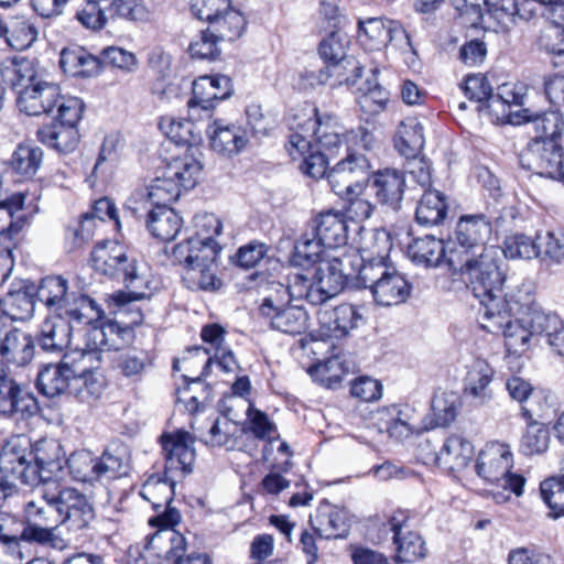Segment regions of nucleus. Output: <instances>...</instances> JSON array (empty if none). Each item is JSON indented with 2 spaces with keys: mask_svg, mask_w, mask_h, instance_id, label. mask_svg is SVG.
Segmentation results:
<instances>
[{
  "mask_svg": "<svg viewBox=\"0 0 564 564\" xmlns=\"http://www.w3.org/2000/svg\"><path fill=\"white\" fill-rule=\"evenodd\" d=\"M366 262L358 250H349L338 256H328L318 263L312 278L296 273L293 275L291 293L305 297L312 305H322L336 296L350 282L364 286Z\"/></svg>",
  "mask_w": 564,
  "mask_h": 564,
  "instance_id": "obj_1",
  "label": "nucleus"
},
{
  "mask_svg": "<svg viewBox=\"0 0 564 564\" xmlns=\"http://www.w3.org/2000/svg\"><path fill=\"white\" fill-rule=\"evenodd\" d=\"M452 253L447 258L448 267L458 272L460 279L470 288L474 296L484 307L482 314L502 307L500 293L506 281V274L500 265L497 248L484 249V253L457 258Z\"/></svg>",
  "mask_w": 564,
  "mask_h": 564,
  "instance_id": "obj_2",
  "label": "nucleus"
},
{
  "mask_svg": "<svg viewBox=\"0 0 564 564\" xmlns=\"http://www.w3.org/2000/svg\"><path fill=\"white\" fill-rule=\"evenodd\" d=\"M90 263L97 273L126 285L128 291L113 294L115 303L126 304L131 299L151 296V281L145 267L130 258L122 245L115 241L98 243L91 251Z\"/></svg>",
  "mask_w": 564,
  "mask_h": 564,
  "instance_id": "obj_3",
  "label": "nucleus"
},
{
  "mask_svg": "<svg viewBox=\"0 0 564 564\" xmlns=\"http://www.w3.org/2000/svg\"><path fill=\"white\" fill-rule=\"evenodd\" d=\"M289 123L292 129L312 132L314 147L332 158H336L345 142L348 141L337 117L319 112L312 104L292 109L289 115Z\"/></svg>",
  "mask_w": 564,
  "mask_h": 564,
  "instance_id": "obj_4",
  "label": "nucleus"
},
{
  "mask_svg": "<svg viewBox=\"0 0 564 564\" xmlns=\"http://www.w3.org/2000/svg\"><path fill=\"white\" fill-rule=\"evenodd\" d=\"M35 296L52 314H67L77 323L94 321L100 315L97 303L88 295L69 293L68 281L61 275L43 278Z\"/></svg>",
  "mask_w": 564,
  "mask_h": 564,
  "instance_id": "obj_5",
  "label": "nucleus"
},
{
  "mask_svg": "<svg viewBox=\"0 0 564 564\" xmlns=\"http://www.w3.org/2000/svg\"><path fill=\"white\" fill-rule=\"evenodd\" d=\"M292 284L293 276L289 279L286 286L278 284L276 293L263 299L259 314L272 329L288 335H300L308 326V315L303 307L289 303L290 300H305L291 293Z\"/></svg>",
  "mask_w": 564,
  "mask_h": 564,
  "instance_id": "obj_6",
  "label": "nucleus"
},
{
  "mask_svg": "<svg viewBox=\"0 0 564 564\" xmlns=\"http://www.w3.org/2000/svg\"><path fill=\"white\" fill-rule=\"evenodd\" d=\"M512 466L513 454L510 446L492 442L478 454L475 470L486 482L520 497L523 494L525 478L520 474L511 473Z\"/></svg>",
  "mask_w": 564,
  "mask_h": 564,
  "instance_id": "obj_7",
  "label": "nucleus"
},
{
  "mask_svg": "<svg viewBox=\"0 0 564 564\" xmlns=\"http://www.w3.org/2000/svg\"><path fill=\"white\" fill-rule=\"evenodd\" d=\"M43 498L55 507L56 524L69 532H80L88 528L95 512L87 496L72 487H61L52 482V491L43 492Z\"/></svg>",
  "mask_w": 564,
  "mask_h": 564,
  "instance_id": "obj_8",
  "label": "nucleus"
},
{
  "mask_svg": "<svg viewBox=\"0 0 564 564\" xmlns=\"http://www.w3.org/2000/svg\"><path fill=\"white\" fill-rule=\"evenodd\" d=\"M364 288L370 291L376 304L387 307L406 302L412 291V284L393 263L366 267Z\"/></svg>",
  "mask_w": 564,
  "mask_h": 564,
  "instance_id": "obj_9",
  "label": "nucleus"
},
{
  "mask_svg": "<svg viewBox=\"0 0 564 564\" xmlns=\"http://www.w3.org/2000/svg\"><path fill=\"white\" fill-rule=\"evenodd\" d=\"M25 195L14 193L0 199V285L9 278L13 269L12 250L17 247L14 238L25 225Z\"/></svg>",
  "mask_w": 564,
  "mask_h": 564,
  "instance_id": "obj_10",
  "label": "nucleus"
},
{
  "mask_svg": "<svg viewBox=\"0 0 564 564\" xmlns=\"http://www.w3.org/2000/svg\"><path fill=\"white\" fill-rule=\"evenodd\" d=\"M491 234V219L485 214L462 216L451 241L453 247L448 245V256L455 252L457 258H465L484 253V249L496 248L488 245Z\"/></svg>",
  "mask_w": 564,
  "mask_h": 564,
  "instance_id": "obj_11",
  "label": "nucleus"
},
{
  "mask_svg": "<svg viewBox=\"0 0 564 564\" xmlns=\"http://www.w3.org/2000/svg\"><path fill=\"white\" fill-rule=\"evenodd\" d=\"M519 163L533 174L564 183L563 148L558 142L532 140L521 151Z\"/></svg>",
  "mask_w": 564,
  "mask_h": 564,
  "instance_id": "obj_12",
  "label": "nucleus"
},
{
  "mask_svg": "<svg viewBox=\"0 0 564 564\" xmlns=\"http://www.w3.org/2000/svg\"><path fill=\"white\" fill-rule=\"evenodd\" d=\"M371 164L369 159L359 152H348L346 158L337 162L327 173L332 191L344 196L358 195L369 178Z\"/></svg>",
  "mask_w": 564,
  "mask_h": 564,
  "instance_id": "obj_13",
  "label": "nucleus"
},
{
  "mask_svg": "<svg viewBox=\"0 0 564 564\" xmlns=\"http://www.w3.org/2000/svg\"><path fill=\"white\" fill-rule=\"evenodd\" d=\"M482 327L489 333H502L505 345L509 352L506 360L509 365L519 361V354L527 350L529 340L532 336L531 328L525 324L523 317L521 319L512 318L509 314H505L501 307L492 311V314H481Z\"/></svg>",
  "mask_w": 564,
  "mask_h": 564,
  "instance_id": "obj_14",
  "label": "nucleus"
},
{
  "mask_svg": "<svg viewBox=\"0 0 564 564\" xmlns=\"http://www.w3.org/2000/svg\"><path fill=\"white\" fill-rule=\"evenodd\" d=\"M32 468L30 440L19 435L7 440L0 451V473L13 482L20 480L24 485L34 486L37 476Z\"/></svg>",
  "mask_w": 564,
  "mask_h": 564,
  "instance_id": "obj_15",
  "label": "nucleus"
},
{
  "mask_svg": "<svg viewBox=\"0 0 564 564\" xmlns=\"http://www.w3.org/2000/svg\"><path fill=\"white\" fill-rule=\"evenodd\" d=\"M40 411L36 397L26 386L8 375H0V416L15 422L29 421Z\"/></svg>",
  "mask_w": 564,
  "mask_h": 564,
  "instance_id": "obj_16",
  "label": "nucleus"
},
{
  "mask_svg": "<svg viewBox=\"0 0 564 564\" xmlns=\"http://www.w3.org/2000/svg\"><path fill=\"white\" fill-rule=\"evenodd\" d=\"M91 322L77 323L67 314H51L42 322L36 343L46 352L61 354L69 347L73 334L84 330V326Z\"/></svg>",
  "mask_w": 564,
  "mask_h": 564,
  "instance_id": "obj_17",
  "label": "nucleus"
},
{
  "mask_svg": "<svg viewBox=\"0 0 564 564\" xmlns=\"http://www.w3.org/2000/svg\"><path fill=\"white\" fill-rule=\"evenodd\" d=\"M186 540L176 530H158L150 536V545L145 556L158 554L160 558L172 561V564H212L210 558L204 553H192L184 556Z\"/></svg>",
  "mask_w": 564,
  "mask_h": 564,
  "instance_id": "obj_18",
  "label": "nucleus"
},
{
  "mask_svg": "<svg viewBox=\"0 0 564 564\" xmlns=\"http://www.w3.org/2000/svg\"><path fill=\"white\" fill-rule=\"evenodd\" d=\"M390 530L393 533L395 545V561L398 563H412L424 558L426 549L424 541L411 529V514L408 510H398L389 519Z\"/></svg>",
  "mask_w": 564,
  "mask_h": 564,
  "instance_id": "obj_19",
  "label": "nucleus"
},
{
  "mask_svg": "<svg viewBox=\"0 0 564 564\" xmlns=\"http://www.w3.org/2000/svg\"><path fill=\"white\" fill-rule=\"evenodd\" d=\"M100 314H102L101 310ZM100 317L101 315L84 326V337L88 347L100 350H119L133 338L134 332L123 321H99Z\"/></svg>",
  "mask_w": 564,
  "mask_h": 564,
  "instance_id": "obj_20",
  "label": "nucleus"
},
{
  "mask_svg": "<svg viewBox=\"0 0 564 564\" xmlns=\"http://www.w3.org/2000/svg\"><path fill=\"white\" fill-rule=\"evenodd\" d=\"M232 94L231 79L226 75L200 76L193 82V97L187 106L192 112L198 110L208 112L215 108V102L229 98Z\"/></svg>",
  "mask_w": 564,
  "mask_h": 564,
  "instance_id": "obj_21",
  "label": "nucleus"
},
{
  "mask_svg": "<svg viewBox=\"0 0 564 564\" xmlns=\"http://www.w3.org/2000/svg\"><path fill=\"white\" fill-rule=\"evenodd\" d=\"M59 87L40 77L17 97V106L28 116L50 115L59 100Z\"/></svg>",
  "mask_w": 564,
  "mask_h": 564,
  "instance_id": "obj_22",
  "label": "nucleus"
},
{
  "mask_svg": "<svg viewBox=\"0 0 564 564\" xmlns=\"http://www.w3.org/2000/svg\"><path fill=\"white\" fill-rule=\"evenodd\" d=\"M193 438L188 432L176 431L161 436V444L165 457V471L181 470L184 474L193 471L195 449Z\"/></svg>",
  "mask_w": 564,
  "mask_h": 564,
  "instance_id": "obj_23",
  "label": "nucleus"
},
{
  "mask_svg": "<svg viewBox=\"0 0 564 564\" xmlns=\"http://www.w3.org/2000/svg\"><path fill=\"white\" fill-rule=\"evenodd\" d=\"M358 37L369 50H380L393 41H406L409 34L398 23L381 18H369L358 22Z\"/></svg>",
  "mask_w": 564,
  "mask_h": 564,
  "instance_id": "obj_24",
  "label": "nucleus"
},
{
  "mask_svg": "<svg viewBox=\"0 0 564 564\" xmlns=\"http://www.w3.org/2000/svg\"><path fill=\"white\" fill-rule=\"evenodd\" d=\"M495 369L484 359H475L464 380V395L476 405H486L494 400L491 382Z\"/></svg>",
  "mask_w": 564,
  "mask_h": 564,
  "instance_id": "obj_25",
  "label": "nucleus"
},
{
  "mask_svg": "<svg viewBox=\"0 0 564 564\" xmlns=\"http://www.w3.org/2000/svg\"><path fill=\"white\" fill-rule=\"evenodd\" d=\"M371 188L379 204L398 212L405 188V174L395 169L377 171L372 175Z\"/></svg>",
  "mask_w": 564,
  "mask_h": 564,
  "instance_id": "obj_26",
  "label": "nucleus"
},
{
  "mask_svg": "<svg viewBox=\"0 0 564 564\" xmlns=\"http://www.w3.org/2000/svg\"><path fill=\"white\" fill-rule=\"evenodd\" d=\"M474 455L473 444L462 435H451L446 438L440 452H434L425 457V464H436L449 471H458L465 468Z\"/></svg>",
  "mask_w": 564,
  "mask_h": 564,
  "instance_id": "obj_27",
  "label": "nucleus"
},
{
  "mask_svg": "<svg viewBox=\"0 0 564 564\" xmlns=\"http://www.w3.org/2000/svg\"><path fill=\"white\" fill-rule=\"evenodd\" d=\"M199 440L214 447H226V449H240L246 430L237 422L228 417H217L209 421L206 426L198 427Z\"/></svg>",
  "mask_w": 564,
  "mask_h": 564,
  "instance_id": "obj_28",
  "label": "nucleus"
},
{
  "mask_svg": "<svg viewBox=\"0 0 564 564\" xmlns=\"http://www.w3.org/2000/svg\"><path fill=\"white\" fill-rule=\"evenodd\" d=\"M62 457L63 447L62 445L53 440L45 438L36 442L32 448V463L35 469L36 484H52L53 476H56L62 470Z\"/></svg>",
  "mask_w": 564,
  "mask_h": 564,
  "instance_id": "obj_29",
  "label": "nucleus"
},
{
  "mask_svg": "<svg viewBox=\"0 0 564 564\" xmlns=\"http://www.w3.org/2000/svg\"><path fill=\"white\" fill-rule=\"evenodd\" d=\"M317 318L323 335L329 338H343L357 327L361 315L355 305L341 304L334 308L321 310Z\"/></svg>",
  "mask_w": 564,
  "mask_h": 564,
  "instance_id": "obj_30",
  "label": "nucleus"
},
{
  "mask_svg": "<svg viewBox=\"0 0 564 564\" xmlns=\"http://www.w3.org/2000/svg\"><path fill=\"white\" fill-rule=\"evenodd\" d=\"M314 533L322 539H343L348 535L350 517L346 509L328 503L317 509L316 516L310 519Z\"/></svg>",
  "mask_w": 564,
  "mask_h": 564,
  "instance_id": "obj_31",
  "label": "nucleus"
},
{
  "mask_svg": "<svg viewBox=\"0 0 564 564\" xmlns=\"http://www.w3.org/2000/svg\"><path fill=\"white\" fill-rule=\"evenodd\" d=\"M181 193L176 183L172 181L165 169L163 174L155 177L149 187L137 192L134 196L129 199L127 208L133 216L138 217L140 207L133 206L132 204L141 202L143 204L150 203L152 207L162 205L169 206L170 203L175 202L180 197Z\"/></svg>",
  "mask_w": 564,
  "mask_h": 564,
  "instance_id": "obj_32",
  "label": "nucleus"
},
{
  "mask_svg": "<svg viewBox=\"0 0 564 564\" xmlns=\"http://www.w3.org/2000/svg\"><path fill=\"white\" fill-rule=\"evenodd\" d=\"M0 76L3 84L15 91L17 97L41 77L34 61L25 57L4 59L0 64Z\"/></svg>",
  "mask_w": 564,
  "mask_h": 564,
  "instance_id": "obj_33",
  "label": "nucleus"
},
{
  "mask_svg": "<svg viewBox=\"0 0 564 564\" xmlns=\"http://www.w3.org/2000/svg\"><path fill=\"white\" fill-rule=\"evenodd\" d=\"M0 76L3 84L15 91L17 97L41 77L34 61L25 57L4 59L0 64Z\"/></svg>",
  "mask_w": 564,
  "mask_h": 564,
  "instance_id": "obj_34",
  "label": "nucleus"
},
{
  "mask_svg": "<svg viewBox=\"0 0 564 564\" xmlns=\"http://www.w3.org/2000/svg\"><path fill=\"white\" fill-rule=\"evenodd\" d=\"M312 231L328 249L344 246L348 239L346 216L340 212H323L315 217Z\"/></svg>",
  "mask_w": 564,
  "mask_h": 564,
  "instance_id": "obj_35",
  "label": "nucleus"
},
{
  "mask_svg": "<svg viewBox=\"0 0 564 564\" xmlns=\"http://www.w3.org/2000/svg\"><path fill=\"white\" fill-rule=\"evenodd\" d=\"M521 122L533 123L536 135L533 140H543L561 143L562 133L564 129V117L558 110H550L545 112H538L531 109H522L517 115Z\"/></svg>",
  "mask_w": 564,
  "mask_h": 564,
  "instance_id": "obj_36",
  "label": "nucleus"
},
{
  "mask_svg": "<svg viewBox=\"0 0 564 564\" xmlns=\"http://www.w3.org/2000/svg\"><path fill=\"white\" fill-rule=\"evenodd\" d=\"M455 10L474 28L490 21L501 22V0H452Z\"/></svg>",
  "mask_w": 564,
  "mask_h": 564,
  "instance_id": "obj_37",
  "label": "nucleus"
},
{
  "mask_svg": "<svg viewBox=\"0 0 564 564\" xmlns=\"http://www.w3.org/2000/svg\"><path fill=\"white\" fill-rule=\"evenodd\" d=\"M0 356L8 365L25 366L34 356V341L29 334L12 329L0 343Z\"/></svg>",
  "mask_w": 564,
  "mask_h": 564,
  "instance_id": "obj_38",
  "label": "nucleus"
},
{
  "mask_svg": "<svg viewBox=\"0 0 564 564\" xmlns=\"http://www.w3.org/2000/svg\"><path fill=\"white\" fill-rule=\"evenodd\" d=\"M59 66L69 76L91 77L99 74L101 59L83 47H70L61 52Z\"/></svg>",
  "mask_w": 564,
  "mask_h": 564,
  "instance_id": "obj_39",
  "label": "nucleus"
},
{
  "mask_svg": "<svg viewBox=\"0 0 564 564\" xmlns=\"http://www.w3.org/2000/svg\"><path fill=\"white\" fill-rule=\"evenodd\" d=\"M448 214L446 196L436 189H425L415 208V220L424 227L438 226Z\"/></svg>",
  "mask_w": 564,
  "mask_h": 564,
  "instance_id": "obj_40",
  "label": "nucleus"
},
{
  "mask_svg": "<svg viewBox=\"0 0 564 564\" xmlns=\"http://www.w3.org/2000/svg\"><path fill=\"white\" fill-rule=\"evenodd\" d=\"M183 226L182 217L170 206H155L148 212L147 227L162 241L173 240Z\"/></svg>",
  "mask_w": 564,
  "mask_h": 564,
  "instance_id": "obj_41",
  "label": "nucleus"
},
{
  "mask_svg": "<svg viewBox=\"0 0 564 564\" xmlns=\"http://www.w3.org/2000/svg\"><path fill=\"white\" fill-rule=\"evenodd\" d=\"M36 139L59 153H69L79 143V131L77 127L51 122L37 129Z\"/></svg>",
  "mask_w": 564,
  "mask_h": 564,
  "instance_id": "obj_42",
  "label": "nucleus"
},
{
  "mask_svg": "<svg viewBox=\"0 0 564 564\" xmlns=\"http://www.w3.org/2000/svg\"><path fill=\"white\" fill-rule=\"evenodd\" d=\"M408 254L411 260L424 267H438L447 263L448 246L433 236L426 235L414 239L408 247Z\"/></svg>",
  "mask_w": 564,
  "mask_h": 564,
  "instance_id": "obj_43",
  "label": "nucleus"
},
{
  "mask_svg": "<svg viewBox=\"0 0 564 564\" xmlns=\"http://www.w3.org/2000/svg\"><path fill=\"white\" fill-rule=\"evenodd\" d=\"M200 251L202 258L185 271L183 279L191 283L192 288L214 290L218 282L215 276V268L219 252H216L215 247L209 246Z\"/></svg>",
  "mask_w": 564,
  "mask_h": 564,
  "instance_id": "obj_44",
  "label": "nucleus"
},
{
  "mask_svg": "<svg viewBox=\"0 0 564 564\" xmlns=\"http://www.w3.org/2000/svg\"><path fill=\"white\" fill-rule=\"evenodd\" d=\"M362 69L361 63L348 55L336 63H330L329 66H324L318 73V82L330 87L354 85L361 77Z\"/></svg>",
  "mask_w": 564,
  "mask_h": 564,
  "instance_id": "obj_45",
  "label": "nucleus"
},
{
  "mask_svg": "<svg viewBox=\"0 0 564 564\" xmlns=\"http://www.w3.org/2000/svg\"><path fill=\"white\" fill-rule=\"evenodd\" d=\"M425 144L423 126L414 117H408L400 122L394 135V148L406 158L420 154Z\"/></svg>",
  "mask_w": 564,
  "mask_h": 564,
  "instance_id": "obj_46",
  "label": "nucleus"
},
{
  "mask_svg": "<svg viewBox=\"0 0 564 564\" xmlns=\"http://www.w3.org/2000/svg\"><path fill=\"white\" fill-rule=\"evenodd\" d=\"M392 249V239L384 229H376L368 232L362 238V245L358 252L368 265H388L391 264L390 252Z\"/></svg>",
  "mask_w": 564,
  "mask_h": 564,
  "instance_id": "obj_47",
  "label": "nucleus"
},
{
  "mask_svg": "<svg viewBox=\"0 0 564 564\" xmlns=\"http://www.w3.org/2000/svg\"><path fill=\"white\" fill-rule=\"evenodd\" d=\"M72 375L61 362L44 365L37 372L36 387L40 393L54 398L70 390Z\"/></svg>",
  "mask_w": 564,
  "mask_h": 564,
  "instance_id": "obj_48",
  "label": "nucleus"
},
{
  "mask_svg": "<svg viewBox=\"0 0 564 564\" xmlns=\"http://www.w3.org/2000/svg\"><path fill=\"white\" fill-rule=\"evenodd\" d=\"M58 525L24 523L20 535H17L18 545L12 556L23 560L22 543H35L43 546H51L63 550L66 546L65 540L56 533Z\"/></svg>",
  "mask_w": 564,
  "mask_h": 564,
  "instance_id": "obj_49",
  "label": "nucleus"
},
{
  "mask_svg": "<svg viewBox=\"0 0 564 564\" xmlns=\"http://www.w3.org/2000/svg\"><path fill=\"white\" fill-rule=\"evenodd\" d=\"M208 134L212 149L226 156L239 153L247 144L245 132L236 126H221L216 121Z\"/></svg>",
  "mask_w": 564,
  "mask_h": 564,
  "instance_id": "obj_50",
  "label": "nucleus"
},
{
  "mask_svg": "<svg viewBox=\"0 0 564 564\" xmlns=\"http://www.w3.org/2000/svg\"><path fill=\"white\" fill-rule=\"evenodd\" d=\"M545 15L552 25L540 36V44L557 57L564 55V2H554L546 9Z\"/></svg>",
  "mask_w": 564,
  "mask_h": 564,
  "instance_id": "obj_51",
  "label": "nucleus"
},
{
  "mask_svg": "<svg viewBox=\"0 0 564 564\" xmlns=\"http://www.w3.org/2000/svg\"><path fill=\"white\" fill-rule=\"evenodd\" d=\"M35 486L34 497L23 506V523L57 525L55 507L43 498V492L52 491V484Z\"/></svg>",
  "mask_w": 564,
  "mask_h": 564,
  "instance_id": "obj_52",
  "label": "nucleus"
},
{
  "mask_svg": "<svg viewBox=\"0 0 564 564\" xmlns=\"http://www.w3.org/2000/svg\"><path fill=\"white\" fill-rule=\"evenodd\" d=\"M409 410L392 404L377 411V423L380 431H386L391 437L403 440L409 437L414 427L411 423Z\"/></svg>",
  "mask_w": 564,
  "mask_h": 564,
  "instance_id": "obj_53",
  "label": "nucleus"
},
{
  "mask_svg": "<svg viewBox=\"0 0 564 564\" xmlns=\"http://www.w3.org/2000/svg\"><path fill=\"white\" fill-rule=\"evenodd\" d=\"M154 366V355L145 349H129L118 355L116 367L127 379L140 381Z\"/></svg>",
  "mask_w": 564,
  "mask_h": 564,
  "instance_id": "obj_54",
  "label": "nucleus"
},
{
  "mask_svg": "<svg viewBox=\"0 0 564 564\" xmlns=\"http://www.w3.org/2000/svg\"><path fill=\"white\" fill-rule=\"evenodd\" d=\"M502 304L501 311L505 314L521 315L523 318L531 315L540 306L535 301V293L531 283H522L521 285L500 293Z\"/></svg>",
  "mask_w": 564,
  "mask_h": 564,
  "instance_id": "obj_55",
  "label": "nucleus"
},
{
  "mask_svg": "<svg viewBox=\"0 0 564 564\" xmlns=\"http://www.w3.org/2000/svg\"><path fill=\"white\" fill-rule=\"evenodd\" d=\"M167 174L182 192L192 189L198 183L203 165L193 155L185 154L173 159L166 165Z\"/></svg>",
  "mask_w": 564,
  "mask_h": 564,
  "instance_id": "obj_56",
  "label": "nucleus"
},
{
  "mask_svg": "<svg viewBox=\"0 0 564 564\" xmlns=\"http://www.w3.org/2000/svg\"><path fill=\"white\" fill-rule=\"evenodd\" d=\"M43 162V151L32 144H19L10 159L12 171L23 180L32 178Z\"/></svg>",
  "mask_w": 564,
  "mask_h": 564,
  "instance_id": "obj_57",
  "label": "nucleus"
},
{
  "mask_svg": "<svg viewBox=\"0 0 564 564\" xmlns=\"http://www.w3.org/2000/svg\"><path fill=\"white\" fill-rule=\"evenodd\" d=\"M99 219L106 221L107 219L115 221L117 229L120 228V220L117 208L112 200L107 197L96 200L93 210L83 216V219L75 229V237L80 241L88 240L93 236V221Z\"/></svg>",
  "mask_w": 564,
  "mask_h": 564,
  "instance_id": "obj_58",
  "label": "nucleus"
},
{
  "mask_svg": "<svg viewBox=\"0 0 564 564\" xmlns=\"http://www.w3.org/2000/svg\"><path fill=\"white\" fill-rule=\"evenodd\" d=\"M2 36L12 48L22 51L36 40L37 30L29 19L14 17L4 21Z\"/></svg>",
  "mask_w": 564,
  "mask_h": 564,
  "instance_id": "obj_59",
  "label": "nucleus"
},
{
  "mask_svg": "<svg viewBox=\"0 0 564 564\" xmlns=\"http://www.w3.org/2000/svg\"><path fill=\"white\" fill-rule=\"evenodd\" d=\"M194 113L189 110V119L164 117L159 128L175 144L192 145L199 140V135L195 133Z\"/></svg>",
  "mask_w": 564,
  "mask_h": 564,
  "instance_id": "obj_60",
  "label": "nucleus"
},
{
  "mask_svg": "<svg viewBox=\"0 0 564 564\" xmlns=\"http://www.w3.org/2000/svg\"><path fill=\"white\" fill-rule=\"evenodd\" d=\"M551 442L547 426L539 421H531L520 440V452L525 456L544 454Z\"/></svg>",
  "mask_w": 564,
  "mask_h": 564,
  "instance_id": "obj_61",
  "label": "nucleus"
},
{
  "mask_svg": "<svg viewBox=\"0 0 564 564\" xmlns=\"http://www.w3.org/2000/svg\"><path fill=\"white\" fill-rule=\"evenodd\" d=\"M149 62L155 75L152 91L161 99L169 98L170 94L173 93L171 83L173 76L171 55L162 51L153 52Z\"/></svg>",
  "mask_w": 564,
  "mask_h": 564,
  "instance_id": "obj_62",
  "label": "nucleus"
},
{
  "mask_svg": "<svg viewBox=\"0 0 564 564\" xmlns=\"http://www.w3.org/2000/svg\"><path fill=\"white\" fill-rule=\"evenodd\" d=\"M208 24L213 35L223 41H234L242 34L246 21L243 15L230 6Z\"/></svg>",
  "mask_w": 564,
  "mask_h": 564,
  "instance_id": "obj_63",
  "label": "nucleus"
},
{
  "mask_svg": "<svg viewBox=\"0 0 564 564\" xmlns=\"http://www.w3.org/2000/svg\"><path fill=\"white\" fill-rule=\"evenodd\" d=\"M540 494L550 509V518L564 517V475L543 480L540 485Z\"/></svg>",
  "mask_w": 564,
  "mask_h": 564,
  "instance_id": "obj_64",
  "label": "nucleus"
}]
</instances>
